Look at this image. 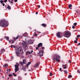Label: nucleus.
I'll use <instances>...</instances> for the list:
<instances>
[{
    "instance_id": "nucleus-1",
    "label": "nucleus",
    "mask_w": 80,
    "mask_h": 80,
    "mask_svg": "<svg viewBox=\"0 0 80 80\" xmlns=\"http://www.w3.org/2000/svg\"><path fill=\"white\" fill-rule=\"evenodd\" d=\"M8 25V22L5 20H2L0 21V26L4 27H7Z\"/></svg>"
},
{
    "instance_id": "nucleus-2",
    "label": "nucleus",
    "mask_w": 80,
    "mask_h": 80,
    "mask_svg": "<svg viewBox=\"0 0 80 80\" xmlns=\"http://www.w3.org/2000/svg\"><path fill=\"white\" fill-rule=\"evenodd\" d=\"M53 59L54 62H59V61H60V56L58 55H56Z\"/></svg>"
},
{
    "instance_id": "nucleus-3",
    "label": "nucleus",
    "mask_w": 80,
    "mask_h": 80,
    "mask_svg": "<svg viewBox=\"0 0 80 80\" xmlns=\"http://www.w3.org/2000/svg\"><path fill=\"white\" fill-rule=\"evenodd\" d=\"M16 53L17 56H19V52L22 51V49L20 48H15Z\"/></svg>"
},
{
    "instance_id": "nucleus-4",
    "label": "nucleus",
    "mask_w": 80,
    "mask_h": 80,
    "mask_svg": "<svg viewBox=\"0 0 80 80\" xmlns=\"http://www.w3.org/2000/svg\"><path fill=\"white\" fill-rule=\"evenodd\" d=\"M64 33H65V34H63V36L65 37H67V38L70 37L71 35V33L68 32H64Z\"/></svg>"
},
{
    "instance_id": "nucleus-5",
    "label": "nucleus",
    "mask_w": 80,
    "mask_h": 80,
    "mask_svg": "<svg viewBox=\"0 0 80 80\" xmlns=\"http://www.w3.org/2000/svg\"><path fill=\"white\" fill-rule=\"evenodd\" d=\"M22 45L23 47L26 48L28 45V44L26 42L23 41Z\"/></svg>"
},
{
    "instance_id": "nucleus-6",
    "label": "nucleus",
    "mask_w": 80,
    "mask_h": 80,
    "mask_svg": "<svg viewBox=\"0 0 80 80\" xmlns=\"http://www.w3.org/2000/svg\"><path fill=\"white\" fill-rule=\"evenodd\" d=\"M18 67H19V64L15 65V72H17V71H18V70H19V69H18Z\"/></svg>"
},
{
    "instance_id": "nucleus-7",
    "label": "nucleus",
    "mask_w": 80,
    "mask_h": 80,
    "mask_svg": "<svg viewBox=\"0 0 80 80\" xmlns=\"http://www.w3.org/2000/svg\"><path fill=\"white\" fill-rule=\"evenodd\" d=\"M28 42L29 44H32L33 42V40L32 39H30V40L28 41Z\"/></svg>"
},
{
    "instance_id": "nucleus-8",
    "label": "nucleus",
    "mask_w": 80,
    "mask_h": 80,
    "mask_svg": "<svg viewBox=\"0 0 80 80\" xmlns=\"http://www.w3.org/2000/svg\"><path fill=\"white\" fill-rule=\"evenodd\" d=\"M42 43H40L38 45V47H37L36 49V50H38V48L40 47H42Z\"/></svg>"
},
{
    "instance_id": "nucleus-9",
    "label": "nucleus",
    "mask_w": 80,
    "mask_h": 80,
    "mask_svg": "<svg viewBox=\"0 0 80 80\" xmlns=\"http://www.w3.org/2000/svg\"><path fill=\"white\" fill-rule=\"evenodd\" d=\"M56 35L57 37H58V38H61V36H60V32H58V33H57Z\"/></svg>"
},
{
    "instance_id": "nucleus-10",
    "label": "nucleus",
    "mask_w": 80,
    "mask_h": 80,
    "mask_svg": "<svg viewBox=\"0 0 80 80\" xmlns=\"http://www.w3.org/2000/svg\"><path fill=\"white\" fill-rule=\"evenodd\" d=\"M39 54L40 55V57H42V56H43V51L42 50L40 51L39 52Z\"/></svg>"
},
{
    "instance_id": "nucleus-11",
    "label": "nucleus",
    "mask_w": 80,
    "mask_h": 80,
    "mask_svg": "<svg viewBox=\"0 0 80 80\" xmlns=\"http://www.w3.org/2000/svg\"><path fill=\"white\" fill-rule=\"evenodd\" d=\"M27 33H25L24 34H23L22 36L21 37V38H22L23 37H27Z\"/></svg>"
},
{
    "instance_id": "nucleus-12",
    "label": "nucleus",
    "mask_w": 80,
    "mask_h": 80,
    "mask_svg": "<svg viewBox=\"0 0 80 80\" xmlns=\"http://www.w3.org/2000/svg\"><path fill=\"white\" fill-rule=\"evenodd\" d=\"M9 42L11 44H12V43H14L15 41H13V40H12L11 41H9Z\"/></svg>"
},
{
    "instance_id": "nucleus-13",
    "label": "nucleus",
    "mask_w": 80,
    "mask_h": 80,
    "mask_svg": "<svg viewBox=\"0 0 80 80\" xmlns=\"http://www.w3.org/2000/svg\"><path fill=\"white\" fill-rule=\"evenodd\" d=\"M71 7H72V4L69 5L68 6L69 8H70V10H72V8Z\"/></svg>"
},
{
    "instance_id": "nucleus-14",
    "label": "nucleus",
    "mask_w": 80,
    "mask_h": 80,
    "mask_svg": "<svg viewBox=\"0 0 80 80\" xmlns=\"http://www.w3.org/2000/svg\"><path fill=\"white\" fill-rule=\"evenodd\" d=\"M5 52V50H4V49H2L1 50V54H2V53H3V52Z\"/></svg>"
},
{
    "instance_id": "nucleus-15",
    "label": "nucleus",
    "mask_w": 80,
    "mask_h": 80,
    "mask_svg": "<svg viewBox=\"0 0 80 80\" xmlns=\"http://www.w3.org/2000/svg\"><path fill=\"white\" fill-rule=\"evenodd\" d=\"M39 65V63L38 62L35 66V67H37Z\"/></svg>"
},
{
    "instance_id": "nucleus-16",
    "label": "nucleus",
    "mask_w": 80,
    "mask_h": 80,
    "mask_svg": "<svg viewBox=\"0 0 80 80\" xmlns=\"http://www.w3.org/2000/svg\"><path fill=\"white\" fill-rule=\"evenodd\" d=\"M22 62H23V64H25L26 62V60L23 59L22 60Z\"/></svg>"
},
{
    "instance_id": "nucleus-17",
    "label": "nucleus",
    "mask_w": 80,
    "mask_h": 80,
    "mask_svg": "<svg viewBox=\"0 0 80 80\" xmlns=\"http://www.w3.org/2000/svg\"><path fill=\"white\" fill-rule=\"evenodd\" d=\"M7 8H8V10H11V8L9 5H8V7H7Z\"/></svg>"
},
{
    "instance_id": "nucleus-18",
    "label": "nucleus",
    "mask_w": 80,
    "mask_h": 80,
    "mask_svg": "<svg viewBox=\"0 0 80 80\" xmlns=\"http://www.w3.org/2000/svg\"><path fill=\"white\" fill-rule=\"evenodd\" d=\"M4 67H8V64H6L3 65Z\"/></svg>"
},
{
    "instance_id": "nucleus-19",
    "label": "nucleus",
    "mask_w": 80,
    "mask_h": 80,
    "mask_svg": "<svg viewBox=\"0 0 80 80\" xmlns=\"http://www.w3.org/2000/svg\"><path fill=\"white\" fill-rule=\"evenodd\" d=\"M64 74L68 73V72L67 70H64Z\"/></svg>"
},
{
    "instance_id": "nucleus-20",
    "label": "nucleus",
    "mask_w": 80,
    "mask_h": 80,
    "mask_svg": "<svg viewBox=\"0 0 80 80\" xmlns=\"http://www.w3.org/2000/svg\"><path fill=\"white\" fill-rule=\"evenodd\" d=\"M31 64V62H28L27 64L26 65L27 67H28L29 65H30Z\"/></svg>"
},
{
    "instance_id": "nucleus-21",
    "label": "nucleus",
    "mask_w": 80,
    "mask_h": 80,
    "mask_svg": "<svg viewBox=\"0 0 80 80\" xmlns=\"http://www.w3.org/2000/svg\"><path fill=\"white\" fill-rule=\"evenodd\" d=\"M72 75H69L68 77V78H72Z\"/></svg>"
},
{
    "instance_id": "nucleus-22",
    "label": "nucleus",
    "mask_w": 80,
    "mask_h": 80,
    "mask_svg": "<svg viewBox=\"0 0 80 80\" xmlns=\"http://www.w3.org/2000/svg\"><path fill=\"white\" fill-rule=\"evenodd\" d=\"M37 33V32H35L34 33V35L35 37H37V34H36Z\"/></svg>"
},
{
    "instance_id": "nucleus-23",
    "label": "nucleus",
    "mask_w": 80,
    "mask_h": 80,
    "mask_svg": "<svg viewBox=\"0 0 80 80\" xmlns=\"http://www.w3.org/2000/svg\"><path fill=\"white\" fill-rule=\"evenodd\" d=\"M6 38L7 40H8V41H9V37H6Z\"/></svg>"
},
{
    "instance_id": "nucleus-24",
    "label": "nucleus",
    "mask_w": 80,
    "mask_h": 80,
    "mask_svg": "<svg viewBox=\"0 0 80 80\" xmlns=\"http://www.w3.org/2000/svg\"><path fill=\"white\" fill-rule=\"evenodd\" d=\"M42 25L43 27H46V25H45V24H42Z\"/></svg>"
},
{
    "instance_id": "nucleus-25",
    "label": "nucleus",
    "mask_w": 80,
    "mask_h": 80,
    "mask_svg": "<svg viewBox=\"0 0 80 80\" xmlns=\"http://www.w3.org/2000/svg\"><path fill=\"white\" fill-rule=\"evenodd\" d=\"M21 68L22 70H24V71H26V70L25 69V68Z\"/></svg>"
},
{
    "instance_id": "nucleus-26",
    "label": "nucleus",
    "mask_w": 80,
    "mask_h": 80,
    "mask_svg": "<svg viewBox=\"0 0 80 80\" xmlns=\"http://www.w3.org/2000/svg\"><path fill=\"white\" fill-rule=\"evenodd\" d=\"M12 74H10L8 76L9 77H12Z\"/></svg>"
},
{
    "instance_id": "nucleus-27",
    "label": "nucleus",
    "mask_w": 80,
    "mask_h": 80,
    "mask_svg": "<svg viewBox=\"0 0 80 80\" xmlns=\"http://www.w3.org/2000/svg\"><path fill=\"white\" fill-rule=\"evenodd\" d=\"M77 22H75V23H74L73 24V25H74V26H76V25H77Z\"/></svg>"
},
{
    "instance_id": "nucleus-28",
    "label": "nucleus",
    "mask_w": 80,
    "mask_h": 80,
    "mask_svg": "<svg viewBox=\"0 0 80 80\" xmlns=\"http://www.w3.org/2000/svg\"><path fill=\"white\" fill-rule=\"evenodd\" d=\"M19 63H20V64H21V65H23V63L22 62H20Z\"/></svg>"
},
{
    "instance_id": "nucleus-29",
    "label": "nucleus",
    "mask_w": 80,
    "mask_h": 80,
    "mask_svg": "<svg viewBox=\"0 0 80 80\" xmlns=\"http://www.w3.org/2000/svg\"><path fill=\"white\" fill-rule=\"evenodd\" d=\"M13 75H14V76L15 77H16V76H17V75H16V74H15L14 73H13Z\"/></svg>"
},
{
    "instance_id": "nucleus-30",
    "label": "nucleus",
    "mask_w": 80,
    "mask_h": 80,
    "mask_svg": "<svg viewBox=\"0 0 80 80\" xmlns=\"http://www.w3.org/2000/svg\"><path fill=\"white\" fill-rule=\"evenodd\" d=\"M74 42L76 43H78V42L77 41L75 40L74 41Z\"/></svg>"
},
{
    "instance_id": "nucleus-31",
    "label": "nucleus",
    "mask_w": 80,
    "mask_h": 80,
    "mask_svg": "<svg viewBox=\"0 0 80 80\" xmlns=\"http://www.w3.org/2000/svg\"><path fill=\"white\" fill-rule=\"evenodd\" d=\"M63 68L64 69H66V68H67V67H63Z\"/></svg>"
},
{
    "instance_id": "nucleus-32",
    "label": "nucleus",
    "mask_w": 80,
    "mask_h": 80,
    "mask_svg": "<svg viewBox=\"0 0 80 80\" xmlns=\"http://www.w3.org/2000/svg\"><path fill=\"white\" fill-rule=\"evenodd\" d=\"M10 3H12V5H13V2H12V1H11V2H10Z\"/></svg>"
},
{
    "instance_id": "nucleus-33",
    "label": "nucleus",
    "mask_w": 80,
    "mask_h": 80,
    "mask_svg": "<svg viewBox=\"0 0 80 80\" xmlns=\"http://www.w3.org/2000/svg\"><path fill=\"white\" fill-rule=\"evenodd\" d=\"M78 37H80V35H78L77 36V38H78Z\"/></svg>"
},
{
    "instance_id": "nucleus-34",
    "label": "nucleus",
    "mask_w": 80,
    "mask_h": 80,
    "mask_svg": "<svg viewBox=\"0 0 80 80\" xmlns=\"http://www.w3.org/2000/svg\"><path fill=\"white\" fill-rule=\"evenodd\" d=\"M68 62L69 63H71V61H70V60H69V61H68Z\"/></svg>"
},
{
    "instance_id": "nucleus-35",
    "label": "nucleus",
    "mask_w": 80,
    "mask_h": 80,
    "mask_svg": "<svg viewBox=\"0 0 80 80\" xmlns=\"http://www.w3.org/2000/svg\"><path fill=\"white\" fill-rule=\"evenodd\" d=\"M67 64H65V65H64V67H67Z\"/></svg>"
},
{
    "instance_id": "nucleus-36",
    "label": "nucleus",
    "mask_w": 80,
    "mask_h": 80,
    "mask_svg": "<svg viewBox=\"0 0 80 80\" xmlns=\"http://www.w3.org/2000/svg\"><path fill=\"white\" fill-rule=\"evenodd\" d=\"M52 75H53V74H52L51 73H50V76H52Z\"/></svg>"
},
{
    "instance_id": "nucleus-37",
    "label": "nucleus",
    "mask_w": 80,
    "mask_h": 80,
    "mask_svg": "<svg viewBox=\"0 0 80 80\" xmlns=\"http://www.w3.org/2000/svg\"><path fill=\"white\" fill-rule=\"evenodd\" d=\"M18 38H19V36H18L16 37V39H18Z\"/></svg>"
},
{
    "instance_id": "nucleus-38",
    "label": "nucleus",
    "mask_w": 80,
    "mask_h": 80,
    "mask_svg": "<svg viewBox=\"0 0 80 80\" xmlns=\"http://www.w3.org/2000/svg\"><path fill=\"white\" fill-rule=\"evenodd\" d=\"M0 2L1 3H3V1L1 0L0 1Z\"/></svg>"
},
{
    "instance_id": "nucleus-39",
    "label": "nucleus",
    "mask_w": 80,
    "mask_h": 80,
    "mask_svg": "<svg viewBox=\"0 0 80 80\" xmlns=\"http://www.w3.org/2000/svg\"><path fill=\"white\" fill-rule=\"evenodd\" d=\"M4 2H7V0H5L4 1Z\"/></svg>"
},
{
    "instance_id": "nucleus-40",
    "label": "nucleus",
    "mask_w": 80,
    "mask_h": 80,
    "mask_svg": "<svg viewBox=\"0 0 80 80\" xmlns=\"http://www.w3.org/2000/svg\"><path fill=\"white\" fill-rule=\"evenodd\" d=\"M60 71H62V68H60L59 69Z\"/></svg>"
},
{
    "instance_id": "nucleus-41",
    "label": "nucleus",
    "mask_w": 80,
    "mask_h": 80,
    "mask_svg": "<svg viewBox=\"0 0 80 80\" xmlns=\"http://www.w3.org/2000/svg\"><path fill=\"white\" fill-rule=\"evenodd\" d=\"M17 1H18L17 0H14L15 2H17Z\"/></svg>"
},
{
    "instance_id": "nucleus-42",
    "label": "nucleus",
    "mask_w": 80,
    "mask_h": 80,
    "mask_svg": "<svg viewBox=\"0 0 80 80\" xmlns=\"http://www.w3.org/2000/svg\"><path fill=\"white\" fill-rule=\"evenodd\" d=\"M33 50H31V53H33Z\"/></svg>"
},
{
    "instance_id": "nucleus-43",
    "label": "nucleus",
    "mask_w": 80,
    "mask_h": 80,
    "mask_svg": "<svg viewBox=\"0 0 80 80\" xmlns=\"http://www.w3.org/2000/svg\"><path fill=\"white\" fill-rule=\"evenodd\" d=\"M72 28H73V29H74V28H75V26H72Z\"/></svg>"
},
{
    "instance_id": "nucleus-44",
    "label": "nucleus",
    "mask_w": 80,
    "mask_h": 80,
    "mask_svg": "<svg viewBox=\"0 0 80 80\" xmlns=\"http://www.w3.org/2000/svg\"><path fill=\"white\" fill-rule=\"evenodd\" d=\"M29 54H31L32 53L31 52H28Z\"/></svg>"
},
{
    "instance_id": "nucleus-45",
    "label": "nucleus",
    "mask_w": 80,
    "mask_h": 80,
    "mask_svg": "<svg viewBox=\"0 0 80 80\" xmlns=\"http://www.w3.org/2000/svg\"><path fill=\"white\" fill-rule=\"evenodd\" d=\"M38 8H40V5H39L38 6Z\"/></svg>"
},
{
    "instance_id": "nucleus-46",
    "label": "nucleus",
    "mask_w": 80,
    "mask_h": 80,
    "mask_svg": "<svg viewBox=\"0 0 80 80\" xmlns=\"http://www.w3.org/2000/svg\"><path fill=\"white\" fill-rule=\"evenodd\" d=\"M2 5H3V6H5V4L4 3H3L2 4Z\"/></svg>"
},
{
    "instance_id": "nucleus-47",
    "label": "nucleus",
    "mask_w": 80,
    "mask_h": 80,
    "mask_svg": "<svg viewBox=\"0 0 80 80\" xmlns=\"http://www.w3.org/2000/svg\"><path fill=\"white\" fill-rule=\"evenodd\" d=\"M45 48L44 47H43L42 48V49H44Z\"/></svg>"
},
{
    "instance_id": "nucleus-48",
    "label": "nucleus",
    "mask_w": 80,
    "mask_h": 80,
    "mask_svg": "<svg viewBox=\"0 0 80 80\" xmlns=\"http://www.w3.org/2000/svg\"><path fill=\"white\" fill-rule=\"evenodd\" d=\"M14 40H16V38H14Z\"/></svg>"
},
{
    "instance_id": "nucleus-49",
    "label": "nucleus",
    "mask_w": 80,
    "mask_h": 80,
    "mask_svg": "<svg viewBox=\"0 0 80 80\" xmlns=\"http://www.w3.org/2000/svg\"><path fill=\"white\" fill-rule=\"evenodd\" d=\"M8 71L9 72H10V69H8Z\"/></svg>"
},
{
    "instance_id": "nucleus-50",
    "label": "nucleus",
    "mask_w": 80,
    "mask_h": 80,
    "mask_svg": "<svg viewBox=\"0 0 80 80\" xmlns=\"http://www.w3.org/2000/svg\"><path fill=\"white\" fill-rule=\"evenodd\" d=\"M38 32V33H41V32H39V31L38 32Z\"/></svg>"
},
{
    "instance_id": "nucleus-51",
    "label": "nucleus",
    "mask_w": 80,
    "mask_h": 80,
    "mask_svg": "<svg viewBox=\"0 0 80 80\" xmlns=\"http://www.w3.org/2000/svg\"><path fill=\"white\" fill-rule=\"evenodd\" d=\"M78 73H80V72L78 71H79L78 70Z\"/></svg>"
},
{
    "instance_id": "nucleus-52",
    "label": "nucleus",
    "mask_w": 80,
    "mask_h": 80,
    "mask_svg": "<svg viewBox=\"0 0 80 80\" xmlns=\"http://www.w3.org/2000/svg\"><path fill=\"white\" fill-rule=\"evenodd\" d=\"M36 14H38V12H36Z\"/></svg>"
},
{
    "instance_id": "nucleus-53",
    "label": "nucleus",
    "mask_w": 80,
    "mask_h": 80,
    "mask_svg": "<svg viewBox=\"0 0 80 80\" xmlns=\"http://www.w3.org/2000/svg\"><path fill=\"white\" fill-rule=\"evenodd\" d=\"M76 41H77L78 40V38H76Z\"/></svg>"
},
{
    "instance_id": "nucleus-54",
    "label": "nucleus",
    "mask_w": 80,
    "mask_h": 80,
    "mask_svg": "<svg viewBox=\"0 0 80 80\" xmlns=\"http://www.w3.org/2000/svg\"><path fill=\"white\" fill-rule=\"evenodd\" d=\"M78 45H80V43H78Z\"/></svg>"
},
{
    "instance_id": "nucleus-55",
    "label": "nucleus",
    "mask_w": 80,
    "mask_h": 80,
    "mask_svg": "<svg viewBox=\"0 0 80 80\" xmlns=\"http://www.w3.org/2000/svg\"><path fill=\"white\" fill-rule=\"evenodd\" d=\"M11 48H12V47H13V45H11Z\"/></svg>"
},
{
    "instance_id": "nucleus-56",
    "label": "nucleus",
    "mask_w": 80,
    "mask_h": 80,
    "mask_svg": "<svg viewBox=\"0 0 80 80\" xmlns=\"http://www.w3.org/2000/svg\"><path fill=\"white\" fill-rule=\"evenodd\" d=\"M25 75H27V73H26L25 74Z\"/></svg>"
},
{
    "instance_id": "nucleus-57",
    "label": "nucleus",
    "mask_w": 80,
    "mask_h": 80,
    "mask_svg": "<svg viewBox=\"0 0 80 80\" xmlns=\"http://www.w3.org/2000/svg\"><path fill=\"white\" fill-rule=\"evenodd\" d=\"M2 39H0L1 41H2Z\"/></svg>"
},
{
    "instance_id": "nucleus-58",
    "label": "nucleus",
    "mask_w": 80,
    "mask_h": 80,
    "mask_svg": "<svg viewBox=\"0 0 80 80\" xmlns=\"http://www.w3.org/2000/svg\"><path fill=\"white\" fill-rule=\"evenodd\" d=\"M8 2H10V0H8Z\"/></svg>"
},
{
    "instance_id": "nucleus-59",
    "label": "nucleus",
    "mask_w": 80,
    "mask_h": 80,
    "mask_svg": "<svg viewBox=\"0 0 80 80\" xmlns=\"http://www.w3.org/2000/svg\"><path fill=\"white\" fill-rule=\"evenodd\" d=\"M62 67H64V65H62Z\"/></svg>"
},
{
    "instance_id": "nucleus-60",
    "label": "nucleus",
    "mask_w": 80,
    "mask_h": 80,
    "mask_svg": "<svg viewBox=\"0 0 80 80\" xmlns=\"http://www.w3.org/2000/svg\"><path fill=\"white\" fill-rule=\"evenodd\" d=\"M27 39H28V38H25L26 40Z\"/></svg>"
},
{
    "instance_id": "nucleus-61",
    "label": "nucleus",
    "mask_w": 80,
    "mask_h": 80,
    "mask_svg": "<svg viewBox=\"0 0 80 80\" xmlns=\"http://www.w3.org/2000/svg\"><path fill=\"white\" fill-rule=\"evenodd\" d=\"M13 0H11L12 1V2L13 1Z\"/></svg>"
},
{
    "instance_id": "nucleus-62",
    "label": "nucleus",
    "mask_w": 80,
    "mask_h": 80,
    "mask_svg": "<svg viewBox=\"0 0 80 80\" xmlns=\"http://www.w3.org/2000/svg\"><path fill=\"white\" fill-rule=\"evenodd\" d=\"M7 72H8V70H7Z\"/></svg>"
},
{
    "instance_id": "nucleus-63",
    "label": "nucleus",
    "mask_w": 80,
    "mask_h": 80,
    "mask_svg": "<svg viewBox=\"0 0 80 80\" xmlns=\"http://www.w3.org/2000/svg\"><path fill=\"white\" fill-rule=\"evenodd\" d=\"M15 46H14L13 47V48H15Z\"/></svg>"
},
{
    "instance_id": "nucleus-64",
    "label": "nucleus",
    "mask_w": 80,
    "mask_h": 80,
    "mask_svg": "<svg viewBox=\"0 0 80 80\" xmlns=\"http://www.w3.org/2000/svg\"><path fill=\"white\" fill-rule=\"evenodd\" d=\"M18 79H19V80H20V78H18Z\"/></svg>"
}]
</instances>
